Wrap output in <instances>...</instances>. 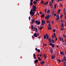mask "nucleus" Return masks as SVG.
Listing matches in <instances>:
<instances>
[{
    "mask_svg": "<svg viewBox=\"0 0 66 66\" xmlns=\"http://www.w3.org/2000/svg\"><path fill=\"white\" fill-rule=\"evenodd\" d=\"M36 7L34 5H33V6L32 10L33 11H34V12H35L36 11Z\"/></svg>",
    "mask_w": 66,
    "mask_h": 66,
    "instance_id": "2",
    "label": "nucleus"
},
{
    "mask_svg": "<svg viewBox=\"0 0 66 66\" xmlns=\"http://www.w3.org/2000/svg\"><path fill=\"white\" fill-rule=\"evenodd\" d=\"M64 66H66V62H64Z\"/></svg>",
    "mask_w": 66,
    "mask_h": 66,
    "instance_id": "28",
    "label": "nucleus"
},
{
    "mask_svg": "<svg viewBox=\"0 0 66 66\" xmlns=\"http://www.w3.org/2000/svg\"><path fill=\"white\" fill-rule=\"evenodd\" d=\"M63 59H64V60L65 62H66V57H63Z\"/></svg>",
    "mask_w": 66,
    "mask_h": 66,
    "instance_id": "19",
    "label": "nucleus"
},
{
    "mask_svg": "<svg viewBox=\"0 0 66 66\" xmlns=\"http://www.w3.org/2000/svg\"><path fill=\"white\" fill-rule=\"evenodd\" d=\"M45 18L46 19H48V18H50V15L48 14L47 15V16L45 17Z\"/></svg>",
    "mask_w": 66,
    "mask_h": 66,
    "instance_id": "8",
    "label": "nucleus"
},
{
    "mask_svg": "<svg viewBox=\"0 0 66 66\" xmlns=\"http://www.w3.org/2000/svg\"><path fill=\"white\" fill-rule=\"evenodd\" d=\"M34 22H35V19H34L32 20L31 24H33V23Z\"/></svg>",
    "mask_w": 66,
    "mask_h": 66,
    "instance_id": "13",
    "label": "nucleus"
},
{
    "mask_svg": "<svg viewBox=\"0 0 66 66\" xmlns=\"http://www.w3.org/2000/svg\"><path fill=\"white\" fill-rule=\"evenodd\" d=\"M42 5H43V4H44V5H47V4L46 3H45L43 1H42Z\"/></svg>",
    "mask_w": 66,
    "mask_h": 66,
    "instance_id": "6",
    "label": "nucleus"
},
{
    "mask_svg": "<svg viewBox=\"0 0 66 66\" xmlns=\"http://www.w3.org/2000/svg\"><path fill=\"white\" fill-rule=\"evenodd\" d=\"M57 40V38L56 37L55 39V41H56Z\"/></svg>",
    "mask_w": 66,
    "mask_h": 66,
    "instance_id": "60",
    "label": "nucleus"
},
{
    "mask_svg": "<svg viewBox=\"0 0 66 66\" xmlns=\"http://www.w3.org/2000/svg\"><path fill=\"white\" fill-rule=\"evenodd\" d=\"M56 17L59 18V15H57L56 16Z\"/></svg>",
    "mask_w": 66,
    "mask_h": 66,
    "instance_id": "40",
    "label": "nucleus"
},
{
    "mask_svg": "<svg viewBox=\"0 0 66 66\" xmlns=\"http://www.w3.org/2000/svg\"><path fill=\"white\" fill-rule=\"evenodd\" d=\"M61 22H63V20H61Z\"/></svg>",
    "mask_w": 66,
    "mask_h": 66,
    "instance_id": "62",
    "label": "nucleus"
},
{
    "mask_svg": "<svg viewBox=\"0 0 66 66\" xmlns=\"http://www.w3.org/2000/svg\"><path fill=\"white\" fill-rule=\"evenodd\" d=\"M45 24V20H42V26H44Z\"/></svg>",
    "mask_w": 66,
    "mask_h": 66,
    "instance_id": "4",
    "label": "nucleus"
},
{
    "mask_svg": "<svg viewBox=\"0 0 66 66\" xmlns=\"http://www.w3.org/2000/svg\"><path fill=\"white\" fill-rule=\"evenodd\" d=\"M48 39H49V42H51V39L50 38H48Z\"/></svg>",
    "mask_w": 66,
    "mask_h": 66,
    "instance_id": "26",
    "label": "nucleus"
},
{
    "mask_svg": "<svg viewBox=\"0 0 66 66\" xmlns=\"http://www.w3.org/2000/svg\"><path fill=\"white\" fill-rule=\"evenodd\" d=\"M64 14L65 15H65H66V12H64Z\"/></svg>",
    "mask_w": 66,
    "mask_h": 66,
    "instance_id": "47",
    "label": "nucleus"
},
{
    "mask_svg": "<svg viewBox=\"0 0 66 66\" xmlns=\"http://www.w3.org/2000/svg\"><path fill=\"white\" fill-rule=\"evenodd\" d=\"M44 57L45 59H47V56L46 54H44Z\"/></svg>",
    "mask_w": 66,
    "mask_h": 66,
    "instance_id": "12",
    "label": "nucleus"
},
{
    "mask_svg": "<svg viewBox=\"0 0 66 66\" xmlns=\"http://www.w3.org/2000/svg\"><path fill=\"white\" fill-rule=\"evenodd\" d=\"M63 37H66V35H63Z\"/></svg>",
    "mask_w": 66,
    "mask_h": 66,
    "instance_id": "50",
    "label": "nucleus"
},
{
    "mask_svg": "<svg viewBox=\"0 0 66 66\" xmlns=\"http://www.w3.org/2000/svg\"><path fill=\"white\" fill-rule=\"evenodd\" d=\"M65 9L64 8L63 9V12H65Z\"/></svg>",
    "mask_w": 66,
    "mask_h": 66,
    "instance_id": "46",
    "label": "nucleus"
},
{
    "mask_svg": "<svg viewBox=\"0 0 66 66\" xmlns=\"http://www.w3.org/2000/svg\"><path fill=\"white\" fill-rule=\"evenodd\" d=\"M49 45H50V46H52V45H53V44H52V43H50V44H49Z\"/></svg>",
    "mask_w": 66,
    "mask_h": 66,
    "instance_id": "25",
    "label": "nucleus"
},
{
    "mask_svg": "<svg viewBox=\"0 0 66 66\" xmlns=\"http://www.w3.org/2000/svg\"><path fill=\"white\" fill-rule=\"evenodd\" d=\"M38 60H39V61H42V59H40V57H39L38 58Z\"/></svg>",
    "mask_w": 66,
    "mask_h": 66,
    "instance_id": "18",
    "label": "nucleus"
},
{
    "mask_svg": "<svg viewBox=\"0 0 66 66\" xmlns=\"http://www.w3.org/2000/svg\"><path fill=\"white\" fill-rule=\"evenodd\" d=\"M53 35H54V36H56L55 35V33H54L53 34Z\"/></svg>",
    "mask_w": 66,
    "mask_h": 66,
    "instance_id": "61",
    "label": "nucleus"
},
{
    "mask_svg": "<svg viewBox=\"0 0 66 66\" xmlns=\"http://www.w3.org/2000/svg\"><path fill=\"white\" fill-rule=\"evenodd\" d=\"M56 4H54V8L56 9Z\"/></svg>",
    "mask_w": 66,
    "mask_h": 66,
    "instance_id": "21",
    "label": "nucleus"
},
{
    "mask_svg": "<svg viewBox=\"0 0 66 66\" xmlns=\"http://www.w3.org/2000/svg\"><path fill=\"white\" fill-rule=\"evenodd\" d=\"M50 11V10H48L47 11V13H49Z\"/></svg>",
    "mask_w": 66,
    "mask_h": 66,
    "instance_id": "30",
    "label": "nucleus"
},
{
    "mask_svg": "<svg viewBox=\"0 0 66 66\" xmlns=\"http://www.w3.org/2000/svg\"><path fill=\"white\" fill-rule=\"evenodd\" d=\"M60 5L61 6V7H63V5H62L60 4Z\"/></svg>",
    "mask_w": 66,
    "mask_h": 66,
    "instance_id": "58",
    "label": "nucleus"
},
{
    "mask_svg": "<svg viewBox=\"0 0 66 66\" xmlns=\"http://www.w3.org/2000/svg\"><path fill=\"white\" fill-rule=\"evenodd\" d=\"M47 9H45V12H47Z\"/></svg>",
    "mask_w": 66,
    "mask_h": 66,
    "instance_id": "55",
    "label": "nucleus"
},
{
    "mask_svg": "<svg viewBox=\"0 0 66 66\" xmlns=\"http://www.w3.org/2000/svg\"><path fill=\"white\" fill-rule=\"evenodd\" d=\"M34 37H37V34H36V33H35V34H34Z\"/></svg>",
    "mask_w": 66,
    "mask_h": 66,
    "instance_id": "9",
    "label": "nucleus"
},
{
    "mask_svg": "<svg viewBox=\"0 0 66 66\" xmlns=\"http://www.w3.org/2000/svg\"><path fill=\"white\" fill-rule=\"evenodd\" d=\"M60 0H57V2H60Z\"/></svg>",
    "mask_w": 66,
    "mask_h": 66,
    "instance_id": "57",
    "label": "nucleus"
},
{
    "mask_svg": "<svg viewBox=\"0 0 66 66\" xmlns=\"http://www.w3.org/2000/svg\"><path fill=\"white\" fill-rule=\"evenodd\" d=\"M37 51H38V52H40V51L39 49H38L37 50Z\"/></svg>",
    "mask_w": 66,
    "mask_h": 66,
    "instance_id": "34",
    "label": "nucleus"
},
{
    "mask_svg": "<svg viewBox=\"0 0 66 66\" xmlns=\"http://www.w3.org/2000/svg\"><path fill=\"white\" fill-rule=\"evenodd\" d=\"M45 63V62L44 61H42V65H44V63Z\"/></svg>",
    "mask_w": 66,
    "mask_h": 66,
    "instance_id": "16",
    "label": "nucleus"
},
{
    "mask_svg": "<svg viewBox=\"0 0 66 66\" xmlns=\"http://www.w3.org/2000/svg\"><path fill=\"white\" fill-rule=\"evenodd\" d=\"M52 47H53V48H54V44L52 45Z\"/></svg>",
    "mask_w": 66,
    "mask_h": 66,
    "instance_id": "41",
    "label": "nucleus"
},
{
    "mask_svg": "<svg viewBox=\"0 0 66 66\" xmlns=\"http://www.w3.org/2000/svg\"><path fill=\"white\" fill-rule=\"evenodd\" d=\"M61 10H60V9H59L58 10V12H59V13H60V12H61Z\"/></svg>",
    "mask_w": 66,
    "mask_h": 66,
    "instance_id": "31",
    "label": "nucleus"
},
{
    "mask_svg": "<svg viewBox=\"0 0 66 66\" xmlns=\"http://www.w3.org/2000/svg\"><path fill=\"white\" fill-rule=\"evenodd\" d=\"M59 62V63H60V62H61V61L60 60L58 59L57 60Z\"/></svg>",
    "mask_w": 66,
    "mask_h": 66,
    "instance_id": "33",
    "label": "nucleus"
},
{
    "mask_svg": "<svg viewBox=\"0 0 66 66\" xmlns=\"http://www.w3.org/2000/svg\"><path fill=\"white\" fill-rule=\"evenodd\" d=\"M62 62H64V59H62Z\"/></svg>",
    "mask_w": 66,
    "mask_h": 66,
    "instance_id": "44",
    "label": "nucleus"
},
{
    "mask_svg": "<svg viewBox=\"0 0 66 66\" xmlns=\"http://www.w3.org/2000/svg\"><path fill=\"white\" fill-rule=\"evenodd\" d=\"M54 58H55V57H54V55H52V59L53 60H54Z\"/></svg>",
    "mask_w": 66,
    "mask_h": 66,
    "instance_id": "14",
    "label": "nucleus"
},
{
    "mask_svg": "<svg viewBox=\"0 0 66 66\" xmlns=\"http://www.w3.org/2000/svg\"><path fill=\"white\" fill-rule=\"evenodd\" d=\"M55 30L54 29H53V32H54V33H55Z\"/></svg>",
    "mask_w": 66,
    "mask_h": 66,
    "instance_id": "42",
    "label": "nucleus"
},
{
    "mask_svg": "<svg viewBox=\"0 0 66 66\" xmlns=\"http://www.w3.org/2000/svg\"><path fill=\"white\" fill-rule=\"evenodd\" d=\"M52 29V28L51 27H48V30H51Z\"/></svg>",
    "mask_w": 66,
    "mask_h": 66,
    "instance_id": "27",
    "label": "nucleus"
},
{
    "mask_svg": "<svg viewBox=\"0 0 66 66\" xmlns=\"http://www.w3.org/2000/svg\"><path fill=\"white\" fill-rule=\"evenodd\" d=\"M48 27H51V25H50V23H48Z\"/></svg>",
    "mask_w": 66,
    "mask_h": 66,
    "instance_id": "43",
    "label": "nucleus"
},
{
    "mask_svg": "<svg viewBox=\"0 0 66 66\" xmlns=\"http://www.w3.org/2000/svg\"><path fill=\"white\" fill-rule=\"evenodd\" d=\"M63 28H61V31H63Z\"/></svg>",
    "mask_w": 66,
    "mask_h": 66,
    "instance_id": "45",
    "label": "nucleus"
},
{
    "mask_svg": "<svg viewBox=\"0 0 66 66\" xmlns=\"http://www.w3.org/2000/svg\"><path fill=\"white\" fill-rule=\"evenodd\" d=\"M34 14L35 13L34 12H33V11L32 10H31L30 12V14H31V15L32 16H33L34 15Z\"/></svg>",
    "mask_w": 66,
    "mask_h": 66,
    "instance_id": "3",
    "label": "nucleus"
},
{
    "mask_svg": "<svg viewBox=\"0 0 66 66\" xmlns=\"http://www.w3.org/2000/svg\"><path fill=\"white\" fill-rule=\"evenodd\" d=\"M34 26H33V25H31V29H34V28H33V27Z\"/></svg>",
    "mask_w": 66,
    "mask_h": 66,
    "instance_id": "22",
    "label": "nucleus"
},
{
    "mask_svg": "<svg viewBox=\"0 0 66 66\" xmlns=\"http://www.w3.org/2000/svg\"><path fill=\"white\" fill-rule=\"evenodd\" d=\"M38 61L37 60H36L35 61V63H38Z\"/></svg>",
    "mask_w": 66,
    "mask_h": 66,
    "instance_id": "17",
    "label": "nucleus"
},
{
    "mask_svg": "<svg viewBox=\"0 0 66 66\" xmlns=\"http://www.w3.org/2000/svg\"><path fill=\"white\" fill-rule=\"evenodd\" d=\"M61 27H64V24L63 23H62L61 25Z\"/></svg>",
    "mask_w": 66,
    "mask_h": 66,
    "instance_id": "23",
    "label": "nucleus"
},
{
    "mask_svg": "<svg viewBox=\"0 0 66 66\" xmlns=\"http://www.w3.org/2000/svg\"><path fill=\"white\" fill-rule=\"evenodd\" d=\"M49 5L50 6H52V3L51 2H49Z\"/></svg>",
    "mask_w": 66,
    "mask_h": 66,
    "instance_id": "11",
    "label": "nucleus"
},
{
    "mask_svg": "<svg viewBox=\"0 0 66 66\" xmlns=\"http://www.w3.org/2000/svg\"><path fill=\"white\" fill-rule=\"evenodd\" d=\"M42 17L43 18H44L45 17V14H42Z\"/></svg>",
    "mask_w": 66,
    "mask_h": 66,
    "instance_id": "15",
    "label": "nucleus"
},
{
    "mask_svg": "<svg viewBox=\"0 0 66 66\" xmlns=\"http://www.w3.org/2000/svg\"><path fill=\"white\" fill-rule=\"evenodd\" d=\"M53 49H50V52L51 53H53Z\"/></svg>",
    "mask_w": 66,
    "mask_h": 66,
    "instance_id": "10",
    "label": "nucleus"
},
{
    "mask_svg": "<svg viewBox=\"0 0 66 66\" xmlns=\"http://www.w3.org/2000/svg\"><path fill=\"white\" fill-rule=\"evenodd\" d=\"M39 13L40 14H41V15H42V12H40Z\"/></svg>",
    "mask_w": 66,
    "mask_h": 66,
    "instance_id": "59",
    "label": "nucleus"
},
{
    "mask_svg": "<svg viewBox=\"0 0 66 66\" xmlns=\"http://www.w3.org/2000/svg\"><path fill=\"white\" fill-rule=\"evenodd\" d=\"M45 3H46L47 5H48V2H46Z\"/></svg>",
    "mask_w": 66,
    "mask_h": 66,
    "instance_id": "49",
    "label": "nucleus"
},
{
    "mask_svg": "<svg viewBox=\"0 0 66 66\" xmlns=\"http://www.w3.org/2000/svg\"><path fill=\"white\" fill-rule=\"evenodd\" d=\"M63 53V52H60V54H62Z\"/></svg>",
    "mask_w": 66,
    "mask_h": 66,
    "instance_id": "38",
    "label": "nucleus"
},
{
    "mask_svg": "<svg viewBox=\"0 0 66 66\" xmlns=\"http://www.w3.org/2000/svg\"><path fill=\"white\" fill-rule=\"evenodd\" d=\"M49 22V20H47V23H48Z\"/></svg>",
    "mask_w": 66,
    "mask_h": 66,
    "instance_id": "54",
    "label": "nucleus"
},
{
    "mask_svg": "<svg viewBox=\"0 0 66 66\" xmlns=\"http://www.w3.org/2000/svg\"><path fill=\"white\" fill-rule=\"evenodd\" d=\"M46 36L47 37H46ZM49 37V35H47V34H46L45 35H44V39H46L47 38V39H48Z\"/></svg>",
    "mask_w": 66,
    "mask_h": 66,
    "instance_id": "1",
    "label": "nucleus"
},
{
    "mask_svg": "<svg viewBox=\"0 0 66 66\" xmlns=\"http://www.w3.org/2000/svg\"><path fill=\"white\" fill-rule=\"evenodd\" d=\"M35 22H36V24H37V25H38V24H40V22H38V21H35Z\"/></svg>",
    "mask_w": 66,
    "mask_h": 66,
    "instance_id": "5",
    "label": "nucleus"
},
{
    "mask_svg": "<svg viewBox=\"0 0 66 66\" xmlns=\"http://www.w3.org/2000/svg\"><path fill=\"white\" fill-rule=\"evenodd\" d=\"M51 42L52 43H54V40L53 39H52L51 40Z\"/></svg>",
    "mask_w": 66,
    "mask_h": 66,
    "instance_id": "20",
    "label": "nucleus"
},
{
    "mask_svg": "<svg viewBox=\"0 0 66 66\" xmlns=\"http://www.w3.org/2000/svg\"><path fill=\"white\" fill-rule=\"evenodd\" d=\"M30 5L31 6L32 5V4H33V0H30Z\"/></svg>",
    "mask_w": 66,
    "mask_h": 66,
    "instance_id": "7",
    "label": "nucleus"
},
{
    "mask_svg": "<svg viewBox=\"0 0 66 66\" xmlns=\"http://www.w3.org/2000/svg\"><path fill=\"white\" fill-rule=\"evenodd\" d=\"M53 1V0H52V3H53V1Z\"/></svg>",
    "mask_w": 66,
    "mask_h": 66,
    "instance_id": "63",
    "label": "nucleus"
},
{
    "mask_svg": "<svg viewBox=\"0 0 66 66\" xmlns=\"http://www.w3.org/2000/svg\"><path fill=\"white\" fill-rule=\"evenodd\" d=\"M29 19L30 21V20L31 19V17L30 16H29Z\"/></svg>",
    "mask_w": 66,
    "mask_h": 66,
    "instance_id": "37",
    "label": "nucleus"
},
{
    "mask_svg": "<svg viewBox=\"0 0 66 66\" xmlns=\"http://www.w3.org/2000/svg\"><path fill=\"white\" fill-rule=\"evenodd\" d=\"M35 50H36V51L37 50V48H35Z\"/></svg>",
    "mask_w": 66,
    "mask_h": 66,
    "instance_id": "56",
    "label": "nucleus"
},
{
    "mask_svg": "<svg viewBox=\"0 0 66 66\" xmlns=\"http://www.w3.org/2000/svg\"><path fill=\"white\" fill-rule=\"evenodd\" d=\"M54 16H56V14H54Z\"/></svg>",
    "mask_w": 66,
    "mask_h": 66,
    "instance_id": "53",
    "label": "nucleus"
},
{
    "mask_svg": "<svg viewBox=\"0 0 66 66\" xmlns=\"http://www.w3.org/2000/svg\"><path fill=\"white\" fill-rule=\"evenodd\" d=\"M52 14L53 15L54 14V10H53L52 12Z\"/></svg>",
    "mask_w": 66,
    "mask_h": 66,
    "instance_id": "36",
    "label": "nucleus"
},
{
    "mask_svg": "<svg viewBox=\"0 0 66 66\" xmlns=\"http://www.w3.org/2000/svg\"><path fill=\"white\" fill-rule=\"evenodd\" d=\"M36 32H37V28H36V30L35 31Z\"/></svg>",
    "mask_w": 66,
    "mask_h": 66,
    "instance_id": "39",
    "label": "nucleus"
},
{
    "mask_svg": "<svg viewBox=\"0 0 66 66\" xmlns=\"http://www.w3.org/2000/svg\"><path fill=\"white\" fill-rule=\"evenodd\" d=\"M50 17H52V15L50 14Z\"/></svg>",
    "mask_w": 66,
    "mask_h": 66,
    "instance_id": "48",
    "label": "nucleus"
},
{
    "mask_svg": "<svg viewBox=\"0 0 66 66\" xmlns=\"http://www.w3.org/2000/svg\"><path fill=\"white\" fill-rule=\"evenodd\" d=\"M63 14H61V16H60V18H62V17H63Z\"/></svg>",
    "mask_w": 66,
    "mask_h": 66,
    "instance_id": "35",
    "label": "nucleus"
},
{
    "mask_svg": "<svg viewBox=\"0 0 66 66\" xmlns=\"http://www.w3.org/2000/svg\"><path fill=\"white\" fill-rule=\"evenodd\" d=\"M34 30H35V29H36V28L35 27H34Z\"/></svg>",
    "mask_w": 66,
    "mask_h": 66,
    "instance_id": "64",
    "label": "nucleus"
},
{
    "mask_svg": "<svg viewBox=\"0 0 66 66\" xmlns=\"http://www.w3.org/2000/svg\"><path fill=\"white\" fill-rule=\"evenodd\" d=\"M60 19V18H57L56 19V20H59Z\"/></svg>",
    "mask_w": 66,
    "mask_h": 66,
    "instance_id": "24",
    "label": "nucleus"
},
{
    "mask_svg": "<svg viewBox=\"0 0 66 66\" xmlns=\"http://www.w3.org/2000/svg\"><path fill=\"white\" fill-rule=\"evenodd\" d=\"M59 39L60 41H61L62 40V39H61V37H59Z\"/></svg>",
    "mask_w": 66,
    "mask_h": 66,
    "instance_id": "29",
    "label": "nucleus"
},
{
    "mask_svg": "<svg viewBox=\"0 0 66 66\" xmlns=\"http://www.w3.org/2000/svg\"><path fill=\"white\" fill-rule=\"evenodd\" d=\"M37 3V2H36L35 1H34V4H36Z\"/></svg>",
    "mask_w": 66,
    "mask_h": 66,
    "instance_id": "32",
    "label": "nucleus"
},
{
    "mask_svg": "<svg viewBox=\"0 0 66 66\" xmlns=\"http://www.w3.org/2000/svg\"><path fill=\"white\" fill-rule=\"evenodd\" d=\"M52 37L53 38H54V36L53 35L52 36Z\"/></svg>",
    "mask_w": 66,
    "mask_h": 66,
    "instance_id": "51",
    "label": "nucleus"
},
{
    "mask_svg": "<svg viewBox=\"0 0 66 66\" xmlns=\"http://www.w3.org/2000/svg\"><path fill=\"white\" fill-rule=\"evenodd\" d=\"M33 56L34 57L35 56H36V55H35V54H33Z\"/></svg>",
    "mask_w": 66,
    "mask_h": 66,
    "instance_id": "52",
    "label": "nucleus"
}]
</instances>
